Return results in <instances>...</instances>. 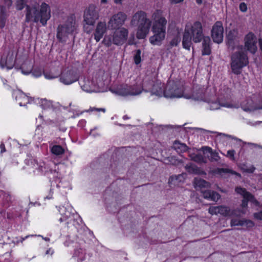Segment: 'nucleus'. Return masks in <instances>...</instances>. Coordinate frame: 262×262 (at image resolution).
Returning a JSON list of instances; mask_svg holds the SVG:
<instances>
[{
  "instance_id": "43",
  "label": "nucleus",
  "mask_w": 262,
  "mask_h": 262,
  "mask_svg": "<svg viewBox=\"0 0 262 262\" xmlns=\"http://www.w3.org/2000/svg\"><path fill=\"white\" fill-rule=\"evenodd\" d=\"M239 10L242 12H246L247 11V4L244 2H242L239 5Z\"/></svg>"
},
{
  "instance_id": "9",
  "label": "nucleus",
  "mask_w": 262,
  "mask_h": 262,
  "mask_svg": "<svg viewBox=\"0 0 262 262\" xmlns=\"http://www.w3.org/2000/svg\"><path fill=\"white\" fill-rule=\"evenodd\" d=\"M224 28L221 21H216L212 26L211 30V36L213 41L215 43H221L223 41Z\"/></svg>"
},
{
  "instance_id": "11",
  "label": "nucleus",
  "mask_w": 262,
  "mask_h": 262,
  "mask_svg": "<svg viewBox=\"0 0 262 262\" xmlns=\"http://www.w3.org/2000/svg\"><path fill=\"white\" fill-rule=\"evenodd\" d=\"M128 31L126 28H121L116 30L113 35V42L114 44L120 46L123 45L127 40Z\"/></svg>"
},
{
  "instance_id": "28",
  "label": "nucleus",
  "mask_w": 262,
  "mask_h": 262,
  "mask_svg": "<svg viewBox=\"0 0 262 262\" xmlns=\"http://www.w3.org/2000/svg\"><path fill=\"white\" fill-rule=\"evenodd\" d=\"M51 151L53 154L59 156L64 153V149L60 145H54Z\"/></svg>"
},
{
  "instance_id": "37",
  "label": "nucleus",
  "mask_w": 262,
  "mask_h": 262,
  "mask_svg": "<svg viewBox=\"0 0 262 262\" xmlns=\"http://www.w3.org/2000/svg\"><path fill=\"white\" fill-rule=\"evenodd\" d=\"M70 73L67 72V82H66L67 85L70 84L78 80V77L77 75H76L75 74H74L72 76V79L69 80L68 77L70 76Z\"/></svg>"
},
{
  "instance_id": "4",
  "label": "nucleus",
  "mask_w": 262,
  "mask_h": 262,
  "mask_svg": "<svg viewBox=\"0 0 262 262\" xmlns=\"http://www.w3.org/2000/svg\"><path fill=\"white\" fill-rule=\"evenodd\" d=\"M135 21L139 23L136 32V37L138 39H145L149 33L151 25V20L147 18V14L145 12L139 11L133 17L132 21Z\"/></svg>"
},
{
  "instance_id": "7",
  "label": "nucleus",
  "mask_w": 262,
  "mask_h": 262,
  "mask_svg": "<svg viewBox=\"0 0 262 262\" xmlns=\"http://www.w3.org/2000/svg\"><path fill=\"white\" fill-rule=\"evenodd\" d=\"M99 17V11L94 5H90L84 12L83 21L86 25L94 26L96 21Z\"/></svg>"
},
{
  "instance_id": "12",
  "label": "nucleus",
  "mask_w": 262,
  "mask_h": 262,
  "mask_svg": "<svg viewBox=\"0 0 262 262\" xmlns=\"http://www.w3.org/2000/svg\"><path fill=\"white\" fill-rule=\"evenodd\" d=\"M68 111L67 115L68 118H74L79 117L80 115L83 114L85 112H93L94 110L99 111L100 109H97L95 107H91L89 110H85L81 111L79 109V107L75 105L70 103L69 107H67ZM101 110H104L101 108Z\"/></svg>"
},
{
  "instance_id": "53",
  "label": "nucleus",
  "mask_w": 262,
  "mask_h": 262,
  "mask_svg": "<svg viewBox=\"0 0 262 262\" xmlns=\"http://www.w3.org/2000/svg\"><path fill=\"white\" fill-rule=\"evenodd\" d=\"M53 253H54L53 250H52L51 248H50L48 250H47L46 254L52 255L53 254Z\"/></svg>"
},
{
  "instance_id": "41",
  "label": "nucleus",
  "mask_w": 262,
  "mask_h": 262,
  "mask_svg": "<svg viewBox=\"0 0 262 262\" xmlns=\"http://www.w3.org/2000/svg\"><path fill=\"white\" fill-rule=\"evenodd\" d=\"M244 226H246L248 228H252L254 226V222L247 219H243Z\"/></svg>"
},
{
  "instance_id": "17",
  "label": "nucleus",
  "mask_w": 262,
  "mask_h": 262,
  "mask_svg": "<svg viewBox=\"0 0 262 262\" xmlns=\"http://www.w3.org/2000/svg\"><path fill=\"white\" fill-rule=\"evenodd\" d=\"M202 41V55H209L211 53V39L209 36H206L203 38Z\"/></svg>"
},
{
  "instance_id": "52",
  "label": "nucleus",
  "mask_w": 262,
  "mask_h": 262,
  "mask_svg": "<svg viewBox=\"0 0 262 262\" xmlns=\"http://www.w3.org/2000/svg\"><path fill=\"white\" fill-rule=\"evenodd\" d=\"M258 42L259 50L262 53V38H259L258 40Z\"/></svg>"
},
{
  "instance_id": "63",
  "label": "nucleus",
  "mask_w": 262,
  "mask_h": 262,
  "mask_svg": "<svg viewBox=\"0 0 262 262\" xmlns=\"http://www.w3.org/2000/svg\"><path fill=\"white\" fill-rule=\"evenodd\" d=\"M29 236V235H27L24 238H22V240L21 241V242H23L25 239H26L27 238H28V237Z\"/></svg>"
},
{
  "instance_id": "36",
  "label": "nucleus",
  "mask_w": 262,
  "mask_h": 262,
  "mask_svg": "<svg viewBox=\"0 0 262 262\" xmlns=\"http://www.w3.org/2000/svg\"><path fill=\"white\" fill-rule=\"evenodd\" d=\"M216 172L218 174L223 173H236L235 171L228 168H218L216 169Z\"/></svg>"
},
{
  "instance_id": "1",
  "label": "nucleus",
  "mask_w": 262,
  "mask_h": 262,
  "mask_svg": "<svg viewBox=\"0 0 262 262\" xmlns=\"http://www.w3.org/2000/svg\"><path fill=\"white\" fill-rule=\"evenodd\" d=\"M26 21L40 22L45 26L51 17V10L49 6L43 3L39 7L27 5L26 7Z\"/></svg>"
},
{
  "instance_id": "54",
  "label": "nucleus",
  "mask_w": 262,
  "mask_h": 262,
  "mask_svg": "<svg viewBox=\"0 0 262 262\" xmlns=\"http://www.w3.org/2000/svg\"><path fill=\"white\" fill-rule=\"evenodd\" d=\"M1 152H3L5 151V148L4 144H1L0 145Z\"/></svg>"
},
{
  "instance_id": "20",
  "label": "nucleus",
  "mask_w": 262,
  "mask_h": 262,
  "mask_svg": "<svg viewBox=\"0 0 262 262\" xmlns=\"http://www.w3.org/2000/svg\"><path fill=\"white\" fill-rule=\"evenodd\" d=\"M250 202L255 206H257L259 205V202L256 199L255 196L252 194L251 196H246V197L243 198V199L242 201V203L241 206L243 208H248V202Z\"/></svg>"
},
{
  "instance_id": "58",
  "label": "nucleus",
  "mask_w": 262,
  "mask_h": 262,
  "mask_svg": "<svg viewBox=\"0 0 262 262\" xmlns=\"http://www.w3.org/2000/svg\"><path fill=\"white\" fill-rule=\"evenodd\" d=\"M122 0H114L116 4H121Z\"/></svg>"
},
{
  "instance_id": "24",
  "label": "nucleus",
  "mask_w": 262,
  "mask_h": 262,
  "mask_svg": "<svg viewBox=\"0 0 262 262\" xmlns=\"http://www.w3.org/2000/svg\"><path fill=\"white\" fill-rule=\"evenodd\" d=\"M129 91L131 96H136L140 94L143 91V87L140 84H135L134 85H130Z\"/></svg>"
},
{
  "instance_id": "61",
  "label": "nucleus",
  "mask_w": 262,
  "mask_h": 262,
  "mask_svg": "<svg viewBox=\"0 0 262 262\" xmlns=\"http://www.w3.org/2000/svg\"><path fill=\"white\" fill-rule=\"evenodd\" d=\"M39 236H41V237H42V238L45 241H47V242H49V241H50V238H48V237H43V236H40V235H39Z\"/></svg>"
},
{
  "instance_id": "51",
  "label": "nucleus",
  "mask_w": 262,
  "mask_h": 262,
  "mask_svg": "<svg viewBox=\"0 0 262 262\" xmlns=\"http://www.w3.org/2000/svg\"><path fill=\"white\" fill-rule=\"evenodd\" d=\"M184 1V0H170V2L172 4H177L183 2Z\"/></svg>"
},
{
  "instance_id": "59",
  "label": "nucleus",
  "mask_w": 262,
  "mask_h": 262,
  "mask_svg": "<svg viewBox=\"0 0 262 262\" xmlns=\"http://www.w3.org/2000/svg\"><path fill=\"white\" fill-rule=\"evenodd\" d=\"M129 119V117L127 115H124L123 116V120H127V119Z\"/></svg>"
},
{
  "instance_id": "29",
  "label": "nucleus",
  "mask_w": 262,
  "mask_h": 262,
  "mask_svg": "<svg viewBox=\"0 0 262 262\" xmlns=\"http://www.w3.org/2000/svg\"><path fill=\"white\" fill-rule=\"evenodd\" d=\"M235 191L237 194L242 195L243 198L252 195L250 192L247 191L245 188H242L241 186L236 187L235 189Z\"/></svg>"
},
{
  "instance_id": "13",
  "label": "nucleus",
  "mask_w": 262,
  "mask_h": 262,
  "mask_svg": "<svg viewBox=\"0 0 262 262\" xmlns=\"http://www.w3.org/2000/svg\"><path fill=\"white\" fill-rule=\"evenodd\" d=\"M226 45L229 50L234 51L238 41V32L235 30L229 31L226 36Z\"/></svg>"
},
{
  "instance_id": "62",
  "label": "nucleus",
  "mask_w": 262,
  "mask_h": 262,
  "mask_svg": "<svg viewBox=\"0 0 262 262\" xmlns=\"http://www.w3.org/2000/svg\"><path fill=\"white\" fill-rule=\"evenodd\" d=\"M79 259H80L81 261H83L84 260L85 258L84 257H80V256H78Z\"/></svg>"
},
{
  "instance_id": "39",
  "label": "nucleus",
  "mask_w": 262,
  "mask_h": 262,
  "mask_svg": "<svg viewBox=\"0 0 262 262\" xmlns=\"http://www.w3.org/2000/svg\"><path fill=\"white\" fill-rule=\"evenodd\" d=\"M193 159L194 161H195L196 162H199V163H205V161L204 160V157L200 154L195 155L194 156Z\"/></svg>"
},
{
  "instance_id": "8",
  "label": "nucleus",
  "mask_w": 262,
  "mask_h": 262,
  "mask_svg": "<svg viewBox=\"0 0 262 262\" xmlns=\"http://www.w3.org/2000/svg\"><path fill=\"white\" fill-rule=\"evenodd\" d=\"M244 47L246 51L252 54H255L257 51V39L256 35L249 32L244 37Z\"/></svg>"
},
{
  "instance_id": "47",
  "label": "nucleus",
  "mask_w": 262,
  "mask_h": 262,
  "mask_svg": "<svg viewBox=\"0 0 262 262\" xmlns=\"http://www.w3.org/2000/svg\"><path fill=\"white\" fill-rule=\"evenodd\" d=\"M86 123V121L85 119H81L78 123V126L81 128H83Z\"/></svg>"
},
{
  "instance_id": "15",
  "label": "nucleus",
  "mask_w": 262,
  "mask_h": 262,
  "mask_svg": "<svg viewBox=\"0 0 262 262\" xmlns=\"http://www.w3.org/2000/svg\"><path fill=\"white\" fill-rule=\"evenodd\" d=\"M107 31L106 24L105 21L98 23L94 32V39L96 42H99L103 37Z\"/></svg>"
},
{
  "instance_id": "31",
  "label": "nucleus",
  "mask_w": 262,
  "mask_h": 262,
  "mask_svg": "<svg viewBox=\"0 0 262 262\" xmlns=\"http://www.w3.org/2000/svg\"><path fill=\"white\" fill-rule=\"evenodd\" d=\"M52 102L46 99H42L40 101V106L43 109H48L53 107Z\"/></svg>"
},
{
  "instance_id": "55",
  "label": "nucleus",
  "mask_w": 262,
  "mask_h": 262,
  "mask_svg": "<svg viewBox=\"0 0 262 262\" xmlns=\"http://www.w3.org/2000/svg\"><path fill=\"white\" fill-rule=\"evenodd\" d=\"M180 177V175H179V176H174V179H175V180H178V178H179V177ZM173 178H174V177H173V176L171 177L170 178L169 180V182L170 183V180H171V181H172V180H173Z\"/></svg>"
},
{
  "instance_id": "46",
  "label": "nucleus",
  "mask_w": 262,
  "mask_h": 262,
  "mask_svg": "<svg viewBox=\"0 0 262 262\" xmlns=\"http://www.w3.org/2000/svg\"><path fill=\"white\" fill-rule=\"evenodd\" d=\"M42 71L40 69L34 70L32 72V75L36 77H39L41 75Z\"/></svg>"
},
{
  "instance_id": "21",
  "label": "nucleus",
  "mask_w": 262,
  "mask_h": 262,
  "mask_svg": "<svg viewBox=\"0 0 262 262\" xmlns=\"http://www.w3.org/2000/svg\"><path fill=\"white\" fill-rule=\"evenodd\" d=\"M130 85L123 84L117 89V92L119 95L123 96H131L130 92L129 91Z\"/></svg>"
},
{
  "instance_id": "60",
  "label": "nucleus",
  "mask_w": 262,
  "mask_h": 262,
  "mask_svg": "<svg viewBox=\"0 0 262 262\" xmlns=\"http://www.w3.org/2000/svg\"><path fill=\"white\" fill-rule=\"evenodd\" d=\"M4 26V21L3 20H0V27H3Z\"/></svg>"
},
{
  "instance_id": "45",
  "label": "nucleus",
  "mask_w": 262,
  "mask_h": 262,
  "mask_svg": "<svg viewBox=\"0 0 262 262\" xmlns=\"http://www.w3.org/2000/svg\"><path fill=\"white\" fill-rule=\"evenodd\" d=\"M235 153V152L234 150H229L227 151V156L229 157L230 159L233 160H234Z\"/></svg>"
},
{
  "instance_id": "10",
  "label": "nucleus",
  "mask_w": 262,
  "mask_h": 262,
  "mask_svg": "<svg viewBox=\"0 0 262 262\" xmlns=\"http://www.w3.org/2000/svg\"><path fill=\"white\" fill-rule=\"evenodd\" d=\"M127 18V15L122 12H119L116 14L113 15L108 22L109 27L111 29H118L124 24Z\"/></svg>"
},
{
  "instance_id": "48",
  "label": "nucleus",
  "mask_w": 262,
  "mask_h": 262,
  "mask_svg": "<svg viewBox=\"0 0 262 262\" xmlns=\"http://www.w3.org/2000/svg\"><path fill=\"white\" fill-rule=\"evenodd\" d=\"M44 76H45V78L48 79H51L53 78H55L58 76L57 75H53V74H51L48 73H44Z\"/></svg>"
},
{
  "instance_id": "30",
  "label": "nucleus",
  "mask_w": 262,
  "mask_h": 262,
  "mask_svg": "<svg viewBox=\"0 0 262 262\" xmlns=\"http://www.w3.org/2000/svg\"><path fill=\"white\" fill-rule=\"evenodd\" d=\"M141 51L138 49L135 51V54L134 55V61L136 64L138 65L141 62Z\"/></svg>"
},
{
  "instance_id": "49",
  "label": "nucleus",
  "mask_w": 262,
  "mask_h": 262,
  "mask_svg": "<svg viewBox=\"0 0 262 262\" xmlns=\"http://www.w3.org/2000/svg\"><path fill=\"white\" fill-rule=\"evenodd\" d=\"M5 5L8 8H10L12 4V0H4Z\"/></svg>"
},
{
  "instance_id": "64",
  "label": "nucleus",
  "mask_w": 262,
  "mask_h": 262,
  "mask_svg": "<svg viewBox=\"0 0 262 262\" xmlns=\"http://www.w3.org/2000/svg\"><path fill=\"white\" fill-rule=\"evenodd\" d=\"M198 169V168L197 167H192V169L193 170V171H194L195 170H197Z\"/></svg>"
},
{
  "instance_id": "33",
  "label": "nucleus",
  "mask_w": 262,
  "mask_h": 262,
  "mask_svg": "<svg viewBox=\"0 0 262 262\" xmlns=\"http://www.w3.org/2000/svg\"><path fill=\"white\" fill-rule=\"evenodd\" d=\"M15 5L16 9L18 10H21L23 9L26 5V0H15Z\"/></svg>"
},
{
  "instance_id": "50",
  "label": "nucleus",
  "mask_w": 262,
  "mask_h": 262,
  "mask_svg": "<svg viewBox=\"0 0 262 262\" xmlns=\"http://www.w3.org/2000/svg\"><path fill=\"white\" fill-rule=\"evenodd\" d=\"M128 45H136V42H135L134 36H133L132 37H130L128 40L127 42Z\"/></svg>"
},
{
  "instance_id": "23",
  "label": "nucleus",
  "mask_w": 262,
  "mask_h": 262,
  "mask_svg": "<svg viewBox=\"0 0 262 262\" xmlns=\"http://www.w3.org/2000/svg\"><path fill=\"white\" fill-rule=\"evenodd\" d=\"M172 148L178 152H184L187 151L188 146L184 143H181L179 141H176L173 143Z\"/></svg>"
},
{
  "instance_id": "56",
  "label": "nucleus",
  "mask_w": 262,
  "mask_h": 262,
  "mask_svg": "<svg viewBox=\"0 0 262 262\" xmlns=\"http://www.w3.org/2000/svg\"><path fill=\"white\" fill-rule=\"evenodd\" d=\"M60 80L63 84H66V79H64V78L63 77L62 75H61V76L60 77Z\"/></svg>"
},
{
  "instance_id": "38",
  "label": "nucleus",
  "mask_w": 262,
  "mask_h": 262,
  "mask_svg": "<svg viewBox=\"0 0 262 262\" xmlns=\"http://www.w3.org/2000/svg\"><path fill=\"white\" fill-rule=\"evenodd\" d=\"M94 26H92L91 25H86L85 23L83 25V31L85 33L88 34H90L92 31H93Z\"/></svg>"
},
{
  "instance_id": "44",
  "label": "nucleus",
  "mask_w": 262,
  "mask_h": 262,
  "mask_svg": "<svg viewBox=\"0 0 262 262\" xmlns=\"http://www.w3.org/2000/svg\"><path fill=\"white\" fill-rule=\"evenodd\" d=\"M253 217L255 219L262 221V210L254 213Z\"/></svg>"
},
{
  "instance_id": "26",
  "label": "nucleus",
  "mask_w": 262,
  "mask_h": 262,
  "mask_svg": "<svg viewBox=\"0 0 262 262\" xmlns=\"http://www.w3.org/2000/svg\"><path fill=\"white\" fill-rule=\"evenodd\" d=\"M195 187L206 188L209 186V183L202 179L195 178L194 180Z\"/></svg>"
},
{
  "instance_id": "2",
  "label": "nucleus",
  "mask_w": 262,
  "mask_h": 262,
  "mask_svg": "<svg viewBox=\"0 0 262 262\" xmlns=\"http://www.w3.org/2000/svg\"><path fill=\"white\" fill-rule=\"evenodd\" d=\"M205 36L203 33L202 23L196 21L189 28L186 27L185 29L182 39L183 48L189 51L192 45V41L196 43H200Z\"/></svg>"
},
{
  "instance_id": "57",
  "label": "nucleus",
  "mask_w": 262,
  "mask_h": 262,
  "mask_svg": "<svg viewBox=\"0 0 262 262\" xmlns=\"http://www.w3.org/2000/svg\"><path fill=\"white\" fill-rule=\"evenodd\" d=\"M195 2L196 3V4L198 5H201L203 3L202 0H195Z\"/></svg>"
},
{
  "instance_id": "40",
  "label": "nucleus",
  "mask_w": 262,
  "mask_h": 262,
  "mask_svg": "<svg viewBox=\"0 0 262 262\" xmlns=\"http://www.w3.org/2000/svg\"><path fill=\"white\" fill-rule=\"evenodd\" d=\"M62 29H63V27L62 26H59L58 28L57 37L60 41L62 40L64 36L63 33L62 32Z\"/></svg>"
},
{
  "instance_id": "6",
  "label": "nucleus",
  "mask_w": 262,
  "mask_h": 262,
  "mask_svg": "<svg viewBox=\"0 0 262 262\" xmlns=\"http://www.w3.org/2000/svg\"><path fill=\"white\" fill-rule=\"evenodd\" d=\"M184 91L180 84L174 82H169L164 90V96L166 98H180L183 96Z\"/></svg>"
},
{
  "instance_id": "22",
  "label": "nucleus",
  "mask_w": 262,
  "mask_h": 262,
  "mask_svg": "<svg viewBox=\"0 0 262 262\" xmlns=\"http://www.w3.org/2000/svg\"><path fill=\"white\" fill-rule=\"evenodd\" d=\"M16 99L20 106H25L29 102V97L21 92L17 94Z\"/></svg>"
},
{
  "instance_id": "16",
  "label": "nucleus",
  "mask_w": 262,
  "mask_h": 262,
  "mask_svg": "<svg viewBox=\"0 0 262 262\" xmlns=\"http://www.w3.org/2000/svg\"><path fill=\"white\" fill-rule=\"evenodd\" d=\"M77 27L75 14H71L67 18V34L74 33Z\"/></svg>"
},
{
  "instance_id": "14",
  "label": "nucleus",
  "mask_w": 262,
  "mask_h": 262,
  "mask_svg": "<svg viewBox=\"0 0 262 262\" xmlns=\"http://www.w3.org/2000/svg\"><path fill=\"white\" fill-rule=\"evenodd\" d=\"M208 212L212 215L220 214L224 216H228L230 215V209L229 207L224 205L212 206L209 207Z\"/></svg>"
},
{
  "instance_id": "34",
  "label": "nucleus",
  "mask_w": 262,
  "mask_h": 262,
  "mask_svg": "<svg viewBox=\"0 0 262 262\" xmlns=\"http://www.w3.org/2000/svg\"><path fill=\"white\" fill-rule=\"evenodd\" d=\"M231 227L236 226H244L243 220H238L237 219H232L230 221Z\"/></svg>"
},
{
  "instance_id": "3",
  "label": "nucleus",
  "mask_w": 262,
  "mask_h": 262,
  "mask_svg": "<svg viewBox=\"0 0 262 262\" xmlns=\"http://www.w3.org/2000/svg\"><path fill=\"white\" fill-rule=\"evenodd\" d=\"M167 21L163 16L156 19L151 27L153 35L149 37V41L153 46H160L165 40L166 35Z\"/></svg>"
},
{
  "instance_id": "19",
  "label": "nucleus",
  "mask_w": 262,
  "mask_h": 262,
  "mask_svg": "<svg viewBox=\"0 0 262 262\" xmlns=\"http://www.w3.org/2000/svg\"><path fill=\"white\" fill-rule=\"evenodd\" d=\"M202 151L204 155L209 154L210 155V158L209 160L211 161H218L220 159V156L219 153L216 151H213L212 149L208 146H203L202 147Z\"/></svg>"
},
{
  "instance_id": "32",
  "label": "nucleus",
  "mask_w": 262,
  "mask_h": 262,
  "mask_svg": "<svg viewBox=\"0 0 262 262\" xmlns=\"http://www.w3.org/2000/svg\"><path fill=\"white\" fill-rule=\"evenodd\" d=\"M180 35L178 34L170 41L169 45L171 47H177L181 41Z\"/></svg>"
},
{
  "instance_id": "5",
  "label": "nucleus",
  "mask_w": 262,
  "mask_h": 262,
  "mask_svg": "<svg viewBox=\"0 0 262 262\" xmlns=\"http://www.w3.org/2000/svg\"><path fill=\"white\" fill-rule=\"evenodd\" d=\"M247 53L243 51L235 52L231 57V69L235 75H239L243 68L249 64Z\"/></svg>"
},
{
  "instance_id": "42",
  "label": "nucleus",
  "mask_w": 262,
  "mask_h": 262,
  "mask_svg": "<svg viewBox=\"0 0 262 262\" xmlns=\"http://www.w3.org/2000/svg\"><path fill=\"white\" fill-rule=\"evenodd\" d=\"M254 110H262V96H260L258 101L253 107Z\"/></svg>"
},
{
  "instance_id": "18",
  "label": "nucleus",
  "mask_w": 262,
  "mask_h": 262,
  "mask_svg": "<svg viewBox=\"0 0 262 262\" xmlns=\"http://www.w3.org/2000/svg\"><path fill=\"white\" fill-rule=\"evenodd\" d=\"M201 193L204 199L214 202H217L221 198L219 193L211 190H202Z\"/></svg>"
},
{
  "instance_id": "35",
  "label": "nucleus",
  "mask_w": 262,
  "mask_h": 262,
  "mask_svg": "<svg viewBox=\"0 0 262 262\" xmlns=\"http://www.w3.org/2000/svg\"><path fill=\"white\" fill-rule=\"evenodd\" d=\"M245 213V212L240 209H235L232 210H230V213L229 216H235L236 217H240L241 214Z\"/></svg>"
},
{
  "instance_id": "27",
  "label": "nucleus",
  "mask_w": 262,
  "mask_h": 262,
  "mask_svg": "<svg viewBox=\"0 0 262 262\" xmlns=\"http://www.w3.org/2000/svg\"><path fill=\"white\" fill-rule=\"evenodd\" d=\"M21 69L22 73L28 75L32 71V65L29 62L24 63L21 66Z\"/></svg>"
},
{
  "instance_id": "25",
  "label": "nucleus",
  "mask_w": 262,
  "mask_h": 262,
  "mask_svg": "<svg viewBox=\"0 0 262 262\" xmlns=\"http://www.w3.org/2000/svg\"><path fill=\"white\" fill-rule=\"evenodd\" d=\"M164 90L161 85L158 84H154L151 89V93L156 96L161 97L162 95L164 96Z\"/></svg>"
}]
</instances>
